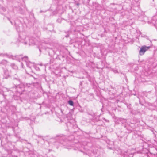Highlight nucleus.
Here are the masks:
<instances>
[{
    "mask_svg": "<svg viewBox=\"0 0 157 157\" xmlns=\"http://www.w3.org/2000/svg\"><path fill=\"white\" fill-rule=\"evenodd\" d=\"M21 67L22 68H23V63H21Z\"/></svg>",
    "mask_w": 157,
    "mask_h": 157,
    "instance_id": "nucleus-12",
    "label": "nucleus"
},
{
    "mask_svg": "<svg viewBox=\"0 0 157 157\" xmlns=\"http://www.w3.org/2000/svg\"><path fill=\"white\" fill-rule=\"evenodd\" d=\"M152 22L157 25V16H154L152 18Z\"/></svg>",
    "mask_w": 157,
    "mask_h": 157,
    "instance_id": "nucleus-5",
    "label": "nucleus"
},
{
    "mask_svg": "<svg viewBox=\"0 0 157 157\" xmlns=\"http://www.w3.org/2000/svg\"><path fill=\"white\" fill-rule=\"evenodd\" d=\"M17 91L18 92L19 95H21L23 91H24V89H21L19 86L17 87Z\"/></svg>",
    "mask_w": 157,
    "mask_h": 157,
    "instance_id": "nucleus-4",
    "label": "nucleus"
},
{
    "mask_svg": "<svg viewBox=\"0 0 157 157\" xmlns=\"http://www.w3.org/2000/svg\"><path fill=\"white\" fill-rule=\"evenodd\" d=\"M4 74L6 75V77H5L6 78L9 76V72L8 71H4Z\"/></svg>",
    "mask_w": 157,
    "mask_h": 157,
    "instance_id": "nucleus-7",
    "label": "nucleus"
},
{
    "mask_svg": "<svg viewBox=\"0 0 157 157\" xmlns=\"http://www.w3.org/2000/svg\"><path fill=\"white\" fill-rule=\"evenodd\" d=\"M15 57L17 59L18 58L20 59H21L22 61H25L26 62V64L28 67L31 68L32 67H34L35 63L29 61L28 60V57L27 56H25L24 57H22L20 55L16 56Z\"/></svg>",
    "mask_w": 157,
    "mask_h": 157,
    "instance_id": "nucleus-1",
    "label": "nucleus"
},
{
    "mask_svg": "<svg viewBox=\"0 0 157 157\" xmlns=\"http://www.w3.org/2000/svg\"><path fill=\"white\" fill-rule=\"evenodd\" d=\"M33 67L37 71L40 70L39 68L37 66H36L35 65H34V67Z\"/></svg>",
    "mask_w": 157,
    "mask_h": 157,
    "instance_id": "nucleus-10",
    "label": "nucleus"
},
{
    "mask_svg": "<svg viewBox=\"0 0 157 157\" xmlns=\"http://www.w3.org/2000/svg\"><path fill=\"white\" fill-rule=\"evenodd\" d=\"M149 48V47H146L145 46L142 47L139 51L140 55H144V52L147 51Z\"/></svg>",
    "mask_w": 157,
    "mask_h": 157,
    "instance_id": "nucleus-3",
    "label": "nucleus"
},
{
    "mask_svg": "<svg viewBox=\"0 0 157 157\" xmlns=\"http://www.w3.org/2000/svg\"><path fill=\"white\" fill-rule=\"evenodd\" d=\"M10 66L12 68L15 70H17L18 69V67L14 63L11 64Z\"/></svg>",
    "mask_w": 157,
    "mask_h": 157,
    "instance_id": "nucleus-6",
    "label": "nucleus"
},
{
    "mask_svg": "<svg viewBox=\"0 0 157 157\" xmlns=\"http://www.w3.org/2000/svg\"><path fill=\"white\" fill-rule=\"evenodd\" d=\"M7 55L6 54L1 53L0 54V56H7Z\"/></svg>",
    "mask_w": 157,
    "mask_h": 157,
    "instance_id": "nucleus-9",
    "label": "nucleus"
},
{
    "mask_svg": "<svg viewBox=\"0 0 157 157\" xmlns=\"http://www.w3.org/2000/svg\"><path fill=\"white\" fill-rule=\"evenodd\" d=\"M68 104L71 106H73L74 105V103L73 101L71 100H69L68 101Z\"/></svg>",
    "mask_w": 157,
    "mask_h": 157,
    "instance_id": "nucleus-8",
    "label": "nucleus"
},
{
    "mask_svg": "<svg viewBox=\"0 0 157 157\" xmlns=\"http://www.w3.org/2000/svg\"><path fill=\"white\" fill-rule=\"evenodd\" d=\"M7 62V61L6 60H3L2 61V64H6Z\"/></svg>",
    "mask_w": 157,
    "mask_h": 157,
    "instance_id": "nucleus-11",
    "label": "nucleus"
},
{
    "mask_svg": "<svg viewBox=\"0 0 157 157\" xmlns=\"http://www.w3.org/2000/svg\"><path fill=\"white\" fill-rule=\"evenodd\" d=\"M18 40L20 42L25 44H27L29 41V38L26 36L25 32L21 33L19 34Z\"/></svg>",
    "mask_w": 157,
    "mask_h": 157,
    "instance_id": "nucleus-2",
    "label": "nucleus"
}]
</instances>
